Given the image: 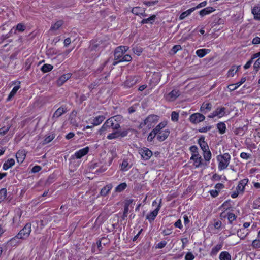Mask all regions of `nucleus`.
<instances>
[{
	"label": "nucleus",
	"mask_w": 260,
	"mask_h": 260,
	"mask_svg": "<svg viewBox=\"0 0 260 260\" xmlns=\"http://www.w3.org/2000/svg\"><path fill=\"white\" fill-rule=\"evenodd\" d=\"M217 159L219 161V170H222L228 167L231 160V156L228 153H225L222 155H218Z\"/></svg>",
	"instance_id": "f257e3e1"
},
{
	"label": "nucleus",
	"mask_w": 260,
	"mask_h": 260,
	"mask_svg": "<svg viewBox=\"0 0 260 260\" xmlns=\"http://www.w3.org/2000/svg\"><path fill=\"white\" fill-rule=\"evenodd\" d=\"M127 49V47L123 46H119L115 49L114 51V59L118 60L114 62L113 63V65H116L120 62V59L122 58Z\"/></svg>",
	"instance_id": "f03ea898"
},
{
	"label": "nucleus",
	"mask_w": 260,
	"mask_h": 260,
	"mask_svg": "<svg viewBox=\"0 0 260 260\" xmlns=\"http://www.w3.org/2000/svg\"><path fill=\"white\" fill-rule=\"evenodd\" d=\"M31 231V224L27 223L23 228L17 234V237L20 239H26L30 235Z\"/></svg>",
	"instance_id": "7ed1b4c3"
},
{
	"label": "nucleus",
	"mask_w": 260,
	"mask_h": 260,
	"mask_svg": "<svg viewBox=\"0 0 260 260\" xmlns=\"http://www.w3.org/2000/svg\"><path fill=\"white\" fill-rule=\"evenodd\" d=\"M101 44V41H92L91 42L90 45L88 48V50L91 53L92 55L95 56V57L99 55L100 53L99 52L95 53L94 52L99 51Z\"/></svg>",
	"instance_id": "20e7f679"
},
{
	"label": "nucleus",
	"mask_w": 260,
	"mask_h": 260,
	"mask_svg": "<svg viewBox=\"0 0 260 260\" xmlns=\"http://www.w3.org/2000/svg\"><path fill=\"white\" fill-rule=\"evenodd\" d=\"M205 119L204 115L199 113H193L189 117L190 121L193 124H197L203 121Z\"/></svg>",
	"instance_id": "39448f33"
},
{
	"label": "nucleus",
	"mask_w": 260,
	"mask_h": 260,
	"mask_svg": "<svg viewBox=\"0 0 260 260\" xmlns=\"http://www.w3.org/2000/svg\"><path fill=\"white\" fill-rule=\"evenodd\" d=\"M139 153L145 160H149L152 155V152L146 147L140 149L139 150Z\"/></svg>",
	"instance_id": "423d86ee"
},
{
	"label": "nucleus",
	"mask_w": 260,
	"mask_h": 260,
	"mask_svg": "<svg viewBox=\"0 0 260 260\" xmlns=\"http://www.w3.org/2000/svg\"><path fill=\"white\" fill-rule=\"evenodd\" d=\"M190 160H193V166L196 168H199L203 165V159L199 153L197 154H192L190 157Z\"/></svg>",
	"instance_id": "0eeeda50"
},
{
	"label": "nucleus",
	"mask_w": 260,
	"mask_h": 260,
	"mask_svg": "<svg viewBox=\"0 0 260 260\" xmlns=\"http://www.w3.org/2000/svg\"><path fill=\"white\" fill-rule=\"evenodd\" d=\"M180 95V92L178 90L174 89L166 96V99L169 101H173L175 100Z\"/></svg>",
	"instance_id": "6e6552de"
},
{
	"label": "nucleus",
	"mask_w": 260,
	"mask_h": 260,
	"mask_svg": "<svg viewBox=\"0 0 260 260\" xmlns=\"http://www.w3.org/2000/svg\"><path fill=\"white\" fill-rule=\"evenodd\" d=\"M89 151V148L88 147H85L83 149H81L79 150V151H77L74 155L72 156V158H74L75 157L76 158L79 159L81 158L82 157L84 156L86 154L88 153Z\"/></svg>",
	"instance_id": "1a4fd4ad"
},
{
	"label": "nucleus",
	"mask_w": 260,
	"mask_h": 260,
	"mask_svg": "<svg viewBox=\"0 0 260 260\" xmlns=\"http://www.w3.org/2000/svg\"><path fill=\"white\" fill-rule=\"evenodd\" d=\"M67 108L64 106H61L54 113L52 119L55 120L61 116L63 113L67 112Z\"/></svg>",
	"instance_id": "9d476101"
},
{
	"label": "nucleus",
	"mask_w": 260,
	"mask_h": 260,
	"mask_svg": "<svg viewBox=\"0 0 260 260\" xmlns=\"http://www.w3.org/2000/svg\"><path fill=\"white\" fill-rule=\"evenodd\" d=\"M170 134L169 129L163 130L157 134V139L159 142H162L165 140L168 137Z\"/></svg>",
	"instance_id": "9b49d317"
},
{
	"label": "nucleus",
	"mask_w": 260,
	"mask_h": 260,
	"mask_svg": "<svg viewBox=\"0 0 260 260\" xmlns=\"http://www.w3.org/2000/svg\"><path fill=\"white\" fill-rule=\"evenodd\" d=\"M246 80V77H242L240 81L235 84H230L228 86V88L230 91H234L237 89L240 85L244 83Z\"/></svg>",
	"instance_id": "f8f14e48"
},
{
	"label": "nucleus",
	"mask_w": 260,
	"mask_h": 260,
	"mask_svg": "<svg viewBox=\"0 0 260 260\" xmlns=\"http://www.w3.org/2000/svg\"><path fill=\"white\" fill-rule=\"evenodd\" d=\"M198 143L200 145L202 150L205 151L209 149V146L206 142L205 141V137L201 136L198 140Z\"/></svg>",
	"instance_id": "ddd939ff"
},
{
	"label": "nucleus",
	"mask_w": 260,
	"mask_h": 260,
	"mask_svg": "<svg viewBox=\"0 0 260 260\" xmlns=\"http://www.w3.org/2000/svg\"><path fill=\"white\" fill-rule=\"evenodd\" d=\"M160 207V205H159L155 210H154L153 211H152L148 215H147L146 219H148L149 221V222H151L155 219V217L158 214Z\"/></svg>",
	"instance_id": "4468645a"
},
{
	"label": "nucleus",
	"mask_w": 260,
	"mask_h": 260,
	"mask_svg": "<svg viewBox=\"0 0 260 260\" xmlns=\"http://www.w3.org/2000/svg\"><path fill=\"white\" fill-rule=\"evenodd\" d=\"M158 121V116L155 115H149L144 120L143 124H149L155 123Z\"/></svg>",
	"instance_id": "2eb2a0df"
},
{
	"label": "nucleus",
	"mask_w": 260,
	"mask_h": 260,
	"mask_svg": "<svg viewBox=\"0 0 260 260\" xmlns=\"http://www.w3.org/2000/svg\"><path fill=\"white\" fill-rule=\"evenodd\" d=\"M113 118L110 117L107 120V123L110 125L111 129L113 131H117L120 127V124L113 120Z\"/></svg>",
	"instance_id": "dca6fc26"
},
{
	"label": "nucleus",
	"mask_w": 260,
	"mask_h": 260,
	"mask_svg": "<svg viewBox=\"0 0 260 260\" xmlns=\"http://www.w3.org/2000/svg\"><path fill=\"white\" fill-rule=\"evenodd\" d=\"M26 157L25 150H19L16 154V157L18 163H22Z\"/></svg>",
	"instance_id": "f3484780"
},
{
	"label": "nucleus",
	"mask_w": 260,
	"mask_h": 260,
	"mask_svg": "<svg viewBox=\"0 0 260 260\" xmlns=\"http://www.w3.org/2000/svg\"><path fill=\"white\" fill-rule=\"evenodd\" d=\"M71 74L70 73H67L62 75L57 80V85L58 86H61L65 82H66L68 79H69L71 78Z\"/></svg>",
	"instance_id": "a211bd4d"
},
{
	"label": "nucleus",
	"mask_w": 260,
	"mask_h": 260,
	"mask_svg": "<svg viewBox=\"0 0 260 260\" xmlns=\"http://www.w3.org/2000/svg\"><path fill=\"white\" fill-rule=\"evenodd\" d=\"M212 106V105L210 103H203L200 108V111L203 113L206 114L211 110Z\"/></svg>",
	"instance_id": "6ab92c4d"
},
{
	"label": "nucleus",
	"mask_w": 260,
	"mask_h": 260,
	"mask_svg": "<svg viewBox=\"0 0 260 260\" xmlns=\"http://www.w3.org/2000/svg\"><path fill=\"white\" fill-rule=\"evenodd\" d=\"M215 10L214 8L211 7H206L199 12L201 16L203 17L206 15L209 14Z\"/></svg>",
	"instance_id": "aec40b11"
},
{
	"label": "nucleus",
	"mask_w": 260,
	"mask_h": 260,
	"mask_svg": "<svg viewBox=\"0 0 260 260\" xmlns=\"http://www.w3.org/2000/svg\"><path fill=\"white\" fill-rule=\"evenodd\" d=\"M248 182V179H244L241 180L236 187V190L240 192H243L244 190L245 186L247 184Z\"/></svg>",
	"instance_id": "412c9836"
},
{
	"label": "nucleus",
	"mask_w": 260,
	"mask_h": 260,
	"mask_svg": "<svg viewBox=\"0 0 260 260\" xmlns=\"http://www.w3.org/2000/svg\"><path fill=\"white\" fill-rule=\"evenodd\" d=\"M111 131V128L108 123H107V120L105 122L102 127L99 129V133L102 135L105 133V132H110Z\"/></svg>",
	"instance_id": "4be33fe9"
},
{
	"label": "nucleus",
	"mask_w": 260,
	"mask_h": 260,
	"mask_svg": "<svg viewBox=\"0 0 260 260\" xmlns=\"http://www.w3.org/2000/svg\"><path fill=\"white\" fill-rule=\"evenodd\" d=\"M137 82V77H133V78H129L127 79L124 84L125 85L128 87H131L133 85H134Z\"/></svg>",
	"instance_id": "5701e85b"
},
{
	"label": "nucleus",
	"mask_w": 260,
	"mask_h": 260,
	"mask_svg": "<svg viewBox=\"0 0 260 260\" xmlns=\"http://www.w3.org/2000/svg\"><path fill=\"white\" fill-rule=\"evenodd\" d=\"M237 235L241 239H244L246 236L248 234L249 232L248 230L245 228H242L237 231Z\"/></svg>",
	"instance_id": "b1692460"
},
{
	"label": "nucleus",
	"mask_w": 260,
	"mask_h": 260,
	"mask_svg": "<svg viewBox=\"0 0 260 260\" xmlns=\"http://www.w3.org/2000/svg\"><path fill=\"white\" fill-rule=\"evenodd\" d=\"M15 164V160L13 158L8 159L3 165V169L7 170L11 168Z\"/></svg>",
	"instance_id": "393cba45"
},
{
	"label": "nucleus",
	"mask_w": 260,
	"mask_h": 260,
	"mask_svg": "<svg viewBox=\"0 0 260 260\" xmlns=\"http://www.w3.org/2000/svg\"><path fill=\"white\" fill-rule=\"evenodd\" d=\"M252 13L255 19L260 20V6L254 7L252 10Z\"/></svg>",
	"instance_id": "a878e982"
},
{
	"label": "nucleus",
	"mask_w": 260,
	"mask_h": 260,
	"mask_svg": "<svg viewBox=\"0 0 260 260\" xmlns=\"http://www.w3.org/2000/svg\"><path fill=\"white\" fill-rule=\"evenodd\" d=\"M112 188V185L111 184H109L106 186L104 187L100 191V194L102 196H106L108 192L110 191V190Z\"/></svg>",
	"instance_id": "bb28decb"
},
{
	"label": "nucleus",
	"mask_w": 260,
	"mask_h": 260,
	"mask_svg": "<svg viewBox=\"0 0 260 260\" xmlns=\"http://www.w3.org/2000/svg\"><path fill=\"white\" fill-rule=\"evenodd\" d=\"M20 239L17 237V235H16L8 242V244L10 245L11 246H15L20 243Z\"/></svg>",
	"instance_id": "cd10ccee"
},
{
	"label": "nucleus",
	"mask_w": 260,
	"mask_h": 260,
	"mask_svg": "<svg viewBox=\"0 0 260 260\" xmlns=\"http://www.w3.org/2000/svg\"><path fill=\"white\" fill-rule=\"evenodd\" d=\"M63 24L62 20H58L50 28V30L56 31L58 30Z\"/></svg>",
	"instance_id": "c85d7f7f"
},
{
	"label": "nucleus",
	"mask_w": 260,
	"mask_h": 260,
	"mask_svg": "<svg viewBox=\"0 0 260 260\" xmlns=\"http://www.w3.org/2000/svg\"><path fill=\"white\" fill-rule=\"evenodd\" d=\"M220 260H232L231 255L227 251H223L219 255Z\"/></svg>",
	"instance_id": "c756f323"
},
{
	"label": "nucleus",
	"mask_w": 260,
	"mask_h": 260,
	"mask_svg": "<svg viewBox=\"0 0 260 260\" xmlns=\"http://www.w3.org/2000/svg\"><path fill=\"white\" fill-rule=\"evenodd\" d=\"M195 10V8H191L185 12H183L181 13V14L179 16V19L180 20L184 19L188 15H190L192 12Z\"/></svg>",
	"instance_id": "7c9ffc66"
},
{
	"label": "nucleus",
	"mask_w": 260,
	"mask_h": 260,
	"mask_svg": "<svg viewBox=\"0 0 260 260\" xmlns=\"http://www.w3.org/2000/svg\"><path fill=\"white\" fill-rule=\"evenodd\" d=\"M155 19H156V15H153L148 18L143 19L141 21V24H143L149 23L152 24L154 22V21H155Z\"/></svg>",
	"instance_id": "2f4dec72"
},
{
	"label": "nucleus",
	"mask_w": 260,
	"mask_h": 260,
	"mask_svg": "<svg viewBox=\"0 0 260 260\" xmlns=\"http://www.w3.org/2000/svg\"><path fill=\"white\" fill-rule=\"evenodd\" d=\"M105 117L103 116H98L94 118L93 120V125H98L101 124L104 120Z\"/></svg>",
	"instance_id": "473e14b6"
},
{
	"label": "nucleus",
	"mask_w": 260,
	"mask_h": 260,
	"mask_svg": "<svg viewBox=\"0 0 260 260\" xmlns=\"http://www.w3.org/2000/svg\"><path fill=\"white\" fill-rule=\"evenodd\" d=\"M209 50L206 49H199L196 51V54L200 58L203 57L208 52Z\"/></svg>",
	"instance_id": "72a5a7b5"
},
{
	"label": "nucleus",
	"mask_w": 260,
	"mask_h": 260,
	"mask_svg": "<svg viewBox=\"0 0 260 260\" xmlns=\"http://www.w3.org/2000/svg\"><path fill=\"white\" fill-rule=\"evenodd\" d=\"M203 157L204 159L209 162L211 159L212 154L209 149L203 151Z\"/></svg>",
	"instance_id": "f704fd0d"
},
{
	"label": "nucleus",
	"mask_w": 260,
	"mask_h": 260,
	"mask_svg": "<svg viewBox=\"0 0 260 260\" xmlns=\"http://www.w3.org/2000/svg\"><path fill=\"white\" fill-rule=\"evenodd\" d=\"M239 67H240V66L238 67L233 66L228 71V76L233 77L238 71Z\"/></svg>",
	"instance_id": "c9c22d12"
},
{
	"label": "nucleus",
	"mask_w": 260,
	"mask_h": 260,
	"mask_svg": "<svg viewBox=\"0 0 260 260\" xmlns=\"http://www.w3.org/2000/svg\"><path fill=\"white\" fill-rule=\"evenodd\" d=\"M217 128L221 134H223L225 132L226 126L224 123L220 122L217 124Z\"/></svg>",
	"instance_id": "e433bc0d"
},
{
	"label": "nucleus",
	"mask_w": 260,
	"mask_h": 260,
	"mask_svg": "<svg viewBox=\"0 0 260 260\" xmlns=\"http://www.w3.org/2000/svg\"><path fill=\"white\" fill-rule=\"evenodd\" d=\"M222 247V244H217L216 246L214 247L211 250V255H216L217 252L221 249Z\"/></svg>",
	"instance_id": "4c0bfd02"
},
{
	"label": "nucleus",
	"mask_w": 260,
	"mask_h": 260,
	"mask_svg": "<svg viewBox=\"0 0 260 260\" xmlns=\"http://www.w3.org/2000/svg\"><path fill=\"white\" fill-rule=\"evenodd\" d=\"M19 86H15L13 87V88L12 89V91H11L8 96V98L7 99L8 101H10L11 99L15 95V94L16 93L17 91L19 89Z\"/></svg>",
	"instance_id": "58836bf2"
},
{
	"label": "nucleus",
	"mask_w": 260,
	"mask_h": 260,
	"mask_svg": "<svg viewBox=\"0 0 260 260\" xmlns=\"http://www.w3.org/2000/svg\"><path fill=\"white\" fill-rule=\"evenodd\" d=\"M127 187V184L126 183H122L118 185L116 188H115V191L117 192H120L124 190L126 187Z\"/></svg>",
	"instance_id": "ea45409f"
},
{
	"label": "nucleus",
	"mask_w": 260,
	"mask_h": 260,
	"mask_svg": "<svg viewBox=\"0 0 260 260\" xmlns=\"http://www.w3.org/2000/svg\"><path fill=\"white\" fill-rule=\"evenodd\" d=\"M53 69V66L50 64H45L41 67V71L44 73L50 71Z\"/></svg>",
	"instance_id": "a19ab883"
},
{
	"label": "nucleus",
	"mask_w": 260,
	"mask_h": 260,
	"mask_svg": "<svg viewBox=\"0 0 260 260\" xmlns=\"http://www.w3.org/2000/svg\"><path fill=\"white\" fill-rule=\"evenodd\" d=\"M166 123L165 122H161L157 125L155 128L153 129L155 132L158 134V133L162 131V129L165 127Z\"/></svg>",
	"instance_id": "79ce46f5"
},
{
	"label": "nucleus",
	"mask_w": 260,
	"mask_h": 260,
	"mask_svg": "<svg viewBox=\"0 0 260 260\" xmlns=\"http://www.w3.org/2000/svg\"><path fill=\"white\" fill-rule=\"evenodd\" d=\"M114 132L109 134L107 138L109 140L117 138L119 137V132L118 131H114Z\"/></svg>",
	"instance_id": "37998d69"
},
{
	"label": "nucleus",
	"mask_w": 260,
	"mask_h": 260,
	"mask_svg": "<svg viewBox=\"0 0 260 260\" xmlns=\"http://www.w3.org/2000/svg\"><path fill=\"white\" fill-rule=\"evenodd\" d=\"M7 196V190L6 188H2L0 190V203L3 201Z\"/></svg>",
	"instance_id": "c03bdc74"
},
{
	"label": "nucleus",
	"mask_w": 260,
	"mask_h": 260,
	"mask_svg": "<svg viewBox=\"0 0 260 260\" xmlns=\"http://www.w3.org/2000/svg\"><path fill=\"white\" fill-rule=\"evenodd\" d=\"M157 134L155 132V131L153 129L149 134L147 137V141L149 142H152Z\"/></svg>",
	"instance_id": "a18cd8bd"
},
{
	"label": "nucleus",
	"mask_w": 260,
	"mask_h": 260,
	"mask_svg": "<svg viewBox=\"0 0 260 260\" xmlns=\"http://www.w3.org/2000/svg\"><path fill=\"white\" fill-rule=\"evenodd\" d=\"M111 118H113V120L117 122L119 124H120V123H121L123 120V117L121 115H117L111 117Z\"/></svg>",
	"instance_id": "49530a36"
},
{
	"label": "nucleus",
	"mask_w": 260,
	"mask_h": 260,
	"mask_svg": "<svg viewBox=\"0 0 260 260\" xmlns=\"http://www.w3.org/2000/svg\"><path fill=\"white\" fill-rule=\"evenodd\" d=\"M236 216L233 213L228 214V221L230 223H232L234 220H236Z\"/></svg>",
	"instance_id": "de8ad7c7"
},
{
	"label": "nucleus",
	"mask_w": 260,
	"mask_h": 260,
	"mask_svg": "<svg viewBox=\"0 0 260 260\" xmlns=\"http://www.w3.org/2000/svg\"><path fill=\"white\" fill-rule=\"evenodd\" d=\"M218 112V114H219V117H221L222 116H223L225 114V110H226V108L225 107H220V108H218L217 109H216Z\"/></svg>",
	"instance_id": "09e8293b"
},
{
	"label": "nucleus",
	"mask_w": 260,
	"mask_h": 260,
	"mask_svg": "<svg viewBox=\"0 0 260 260\" xmlns=\"http://www.w3.org/2000/svg\"><path fill=\"white\" fill-rule=\"evenodd\" d=\"M142 8L140 7H135L132 9V12L136 15H139Z\"/></svg>",
	"instance_id": "8fccbe9b"
},
{
	"label": "nucleus",
	"mask_w": 260,
	"mask_h": 260,
	"mask_svg": "<svg viewBox=\"0 0 260 260\" xmlns=\"http://www.w3.org/2000/svg\"><path fill=\"white\" fill-rule=\"evenodd\" d=\"M252 207L254 209H258L260 207V197L256 199L253 203Z\"/></svg>",
	"instance_id": "3c124183"
},
{
	"label": "nucleus",
	"mask_w": 260,
	"mask_h": 260,
	"mask_svg": "<svg viewBox=\"0 0 260 260\" xmlns=\"http://www.w3.org/2000/svg\"><path fill=\"white\" fill-rule=\"evenodd\" d=\"M25 26L22 23H19L16 27V30H18L20 32L24 31L25 29Z\"/></svg>",
	"instance_id": "603ef678"
},
{
	"label": "nucleus",
	"mask_w": 260,
	"mask_h": 260,
	"mask_svg": "<svg viewBox=\"0 0 260 260\" xmlns=\"http://www.w3.org/2000/svg\"><path fill=\"white\" fill-rule=\"evenodd\" d=\"M132 57L128 54L123 55L122 58L120 59V62H128L132 60Z\"/></svg>",
	"instance_id": "864d4df0"
},
{
	"label": "nucleus",
	"mask_w": 260,
	"mask_h": 260,
	"mask_svg": "<svg viewBox=\"0 0 260 260\" xmlns=\"http://www.w3.org/2000/svg\"><path fill=\"white\" fill-rule=\"evenodd\" d=\"M179 114L175 111H173L171 113V119L173 121H177L178 120Z\"/></svg>",
	"instance_id": "5fc2aeb1"
},
{
	"label": "nucleus",
	"mask_w": 260,
	"mask_h": 260,
	"mask_svg": "<svg viewBox=\"0 0 260 260\" xmlns=\"http://www.w3.org/2000/svg\"><path fill=\"white\" fill-rule=\"evenodd\" d=\"M189 150L192 153L191 155L199 154L198 148L196 145H193L190 147Z\"/></svg>",
	"instance_id": "6e6d98bb"
},
{
	"label": "nucleus",
	"mask_w": 260,
	"mask_h": 260,
	"mask_svg": "<svg viewBox=\"0 0 260 260\" xmlns=\"http://www.w3.org/2000/svg\"><path fill=\"white\" fill-rule=\"evenodd\" d=\"M240 157L244 159L248 160L251 158V155L250 154H248L245 152H242L240 154Z\"/></svg>",
	"instance_id": "4d7b16f0"
},
{
	"label": "nucleus",
	"mask_w": 260,
	"mask_h": 260,
	"mask_svg": "<svg viewBox=\"0 0 260 260\" xmlns=\"http://www.w3.org/2000/svg\"><path fill=\"white\" fill-rule=\"evenodd\" d=\"M253 68L256 72L258 71L260 68V57L256 60L254 63Z\"/></svg>",
	"instance_id": "13d9d810"
},
{
	"label": "nucleus",
	"mask_w": 260,
	"mask_h": 260,
	"mask_svg": "<svg viewBox=\"0 0 260 260\" xmlns=\"http://www.w3.org/2000/svg\"><path fill=\"white\" fill-rule=\"evenodd\" d=\"M181 49L182 47L180 45H176L173 47L171 51L173 52V54H176L178 51L181 50Z\"/></svg>",
	"instance_id": "bf43d9fd"
},
{
	"label": "nucleus",
	"mask_w": 260,
	"mask_h": 260,
	"mask_svg": "<svg viewBox=\"0 0 260 260\" xmlns=\"http://www.w3.org/2000/svg\"><path fill=\"white\" fill-rule=\"evenodd\" d=\"M194 258V256L190 252H187L185 256V260H193Z\"/></svg>",
	"instance_id": "052dcab7"
},
{
	"label": "nucleus",
	"mask_w": 260,
	"mask_h": 260,
	"mask_svg": "<svg viewBox=\"0 0 260 260\" xmlns=\"http://www.w3.org/2000/svg\"><path fill=\"white\" fill-rule=\"evenodd\" d=\"M252 246L254 248H260V240L255 239L252 241Z\"/></svg>",
	"instance_id": "680f3d73"
},
{
	"label": "nucleus",
	"mask_w": 260,
	"mask_h": 260,
	"mask_svg": "<svg viewBox=\"0 0 260 260\" xmlns=\"http://www.w3.org/2000/svg\"><path fill=\"white\" fill-rule=\"evenodd\" d=\"M128 163L127 160H123L122 164H121V170L122 171H126L127 170V166H128Z\"/></svg>",
	"instance_id": "e2e57ef3"
},
{
	"label": "nucleus",
	"mask_w": 260,
	"mask_h": 260,
	"mask_svg": "<svg viewBox=\"0 0 260 260\" xmlns=\"http://www.w3.org/2000/svg\"><path fill=\"white\" fill-rule=\"evenodd\" d=\"M54 139V137L53 135H49L46 137L44 140L43 144H47L50 142Z\"/></svg>",
	"instance_id": "0e129e2a"
},
{
	"label": "nucleus",
	"mask_w": 260,
	"mask_h": 260,
	"mask_svg": "<svg viewBox=\"0 0 260 260\" xmlns=\"http://www.w3.org/2000/svg\"><path fill=\"white\" fill-rule=\"evenodd\" d=\"M133 200L132 199L126 200L125 201L124 208L129 209V206L133 203Z\"/></svg>",
	"instance_id": "69168bd1"
},
{
	"label": "nucleus",
	"mask_w": 260,
	"mask_h": 260,
	"mask_svg": "<svg viewBox=\"0 0 260 260\" xmlns=\"http://www.w3.org/2000/svg\"><path fill=\"white\" fill-rule=\"evenodd\" d=\"M211 128H212V126H205V127H203L200 128L199 129V131L200 133H206L208 131L210 130Z\"/></svg>",
	"instance_id": "338daca9"
},
{
	"label": "nucleus",
	"mask_w": 260,
	"mask_h": 260,
	"mask_svg": "<svg viewBox=\"0 0 260 260\" xmlns=\"http://www.w3.org/2000/svg\"><path fill=\"white\" fill-rule=\"evenodd\" d=\"M207 5V1H205L204 2H201L196 7H193V8H195L196 9H199L202 7H205Z\"/></svg>",
	"instance_id": "774afa93"
}]
</instances>
